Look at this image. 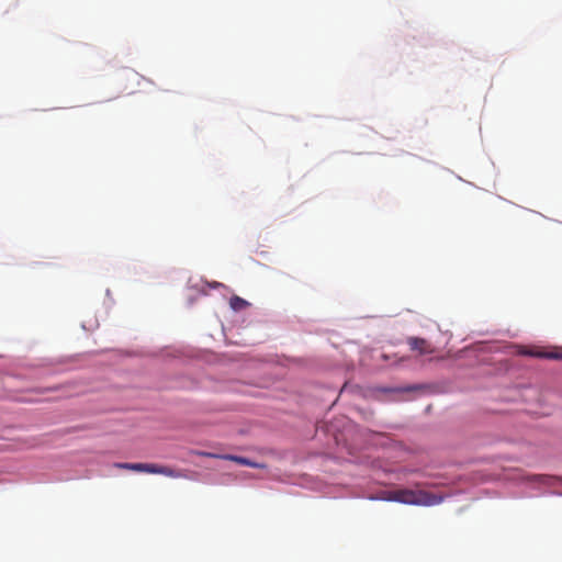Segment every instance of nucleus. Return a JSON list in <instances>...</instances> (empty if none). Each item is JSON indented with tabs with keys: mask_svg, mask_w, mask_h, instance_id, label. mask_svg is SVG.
Segmentation results:
<instances>
[{
	"mask_svg": "<svg viewBox=\"0 0 562 562\" xmlns=\"http://www.w3.org/2000/svg\"><path fill=\"white\" fill-rule=\"evenodd\" d=\"M248 305H249V303L246 300H244L237 295L232 296L229 300V306L234 311H241V310L246 308Z\"/></svg>",
	"mask_w": 562,
	"mask_h": 562,
	"instance_id": "obj_5",
	"label": "nucleus"
},
{
	"mask_svg": "<svg viewBox=\"0 0 562 562\" xmlns=\"http://www.w3.org/2000/svg\"><path fill=\"white\" fill-rule=\"evenodd\" d=\"M422 385H409V386H406V387H401V389H397L398 392H413V391H417V390H422Z\"/></svg>",
	"mask_w": 562,
	"mask_h": 562,
	"instance_id": "obj_8",
	"label": "nucleus"
},
{
	"mask_svg": "<svg viewBox=\"0 0 562 562\" xmlns=\"http://www.w3.org/2000/svg\"><path fill=\"white\" fill-rule=\"evenodd\" d=\"M387 501L417 506H434L443 501V496L423 490H395L387 493Z\"/></svg>",
	"mask_w": 562,
	"mask_h": 562,
	"instance_id": "obj_1",
	"label": "nucleus"
},
{
	"mask_svg": "<svg viewBox=\"0 0 562 562\" xmlns=\"http://www.w3.org/2000/svg\"><path fill=\"white\" fill-rule=\"evenodd\" d=\"M132 471L146 472L151 474H162L169 477H183L184 475L175 469L155 463H132Z\"/></svg>",
	"mask_w": 562,
	"mask_h": 562,
	"instance_id": "obj_2",
	"label": "nucleus"
},
{
	"mask_svg": "<svg viewBox=\"0 0 562 562\" xmlns=\"http://www.w3.org/2000/svg\"><path fill=\"white\" fill-rule=\"evenodd\" d=\"M116 468L131 470L132 463H116Z\"/></svg>",
	"mask_w": 562,
	"mask_h": 562,
	"instance_id": "obj_9",
	"label": "nucleus"
},
{
	"mask_svg": "<svg viewBox=\"0 0 562 562\" xmlns=\"http://www.w3.org/2000/svg\"><path fill=\"white\" fill-rule=\"evenodd\" d=\"M409 348L414 351H418L419 355H428L434 352L431 345L424 338L409 337L407 339Z\"/></svg>",
	"mask_w": 562,
	"mask_h": 562,
	"instance_id": "obj_3",
	"label": "nucleus"
},
{
	"mask_svg": "<svg viewBox=\"0 0 562 562\" xmlns=\"http://www.w3.org/2000/svg\"><path fill=\"white\" fill-rule=\"evenodd\" d=\"M555 479L553 476L549 475H529V484L530 483H539V484H547L551 485Z\"/></svg>",
	"mask_w": 562,
	"mask_h": 562,
	"instance_id": "obj_6",
	"label": "nucleus"
},
{
	"mask_svg": "<svg viewBox=\"0 0 562 562\" xmlns=\"http://www.w3.org/2000/svg\"><path fill=\"white\" fill-rule=\"evenodd\" d=\"M202 456H209V457H216L215 454H212V453H201Z\"/></svg>",
	"mask_w": 562,
	"mask_h": 562,
	"instance_id": "obj_10",
	"label": "nucleus"
},
{
	"mask_svg": "<svg viewBox=\"0 0 562 562\" xmlns=\"http://www.w3.org/2000/svg\"><path fill=\"white\" fill-rule=\"evenodd\" d=\"M221 458L225 459V460H231V461H234L238 464H241V465H247V467H251V468H257L259 467V464L252 462L251 460L247 459V458H244V457H238V456H233V454H225V456H222Z\"/></svg>",
	"mask_w": 562,
	"mask_h": 562,
	"instance_id": "obj_4",
	"label": "nucleus"
},
{
	"mask_svg": "<svg viewBox=\"0 0 562 562\" xmlns=\"http://www.w3.org/2000/svg\"><path fill=\"white\" fill-rule=\"evenodd\" d=\"M528 355H529V357H531V356H539V357H546V358H549V359H561V360H562V352H560V351H555V352H547V353H538V352H535V351L529 347Z\"/></svg>",
	"mask_w": 562,
	"mask_h": 562,
	"instance_id": "obj_7",
	"label": "nucleus"
}]
</instances>
